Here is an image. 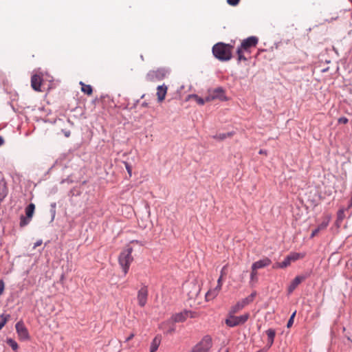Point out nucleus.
I'll list each match as a JSON object with an SVG mask.
<instances>
[{
    "label": "nucleus",
    "mask_w": 352,
    "mask_h": 352,
    "mask_svg": "<svg viewBox=\"0 0 352 352\" xmlns=\"http://www.w3.org/2000/svg\"><path fill=\"white\" fill-rule=\"evenodd\" d=\"M15 329L21 341H28L30 339L29 331L23 321L17 322L15 324Z\"/></svg>",
    "instance_id": "obj_7"
},
{
    "label": "nucleus",
    "mask_w": 352,
    "mask_h": 352,
    "mask_svg": "<svg viewBox=\"0 0 352 352\" xmlns=\"http://www.w3.org/2000/svg\"><path fill=\"white\" fill-rule=\"evenodd\" d=\"M62 133L64 134V135L66 137V138H69L71 135V132L69 130H66V129H62Z\"/></svg>",
    "instance_id": "obj_43"
},
{
    "label": "nucleus",
    "mask_w": 352,
    "mask_h": 352,
    "mask_svg": "<svg viewBox=\"0 0 352 352\" xmlns=\"http://www.w3.org/2000/svg\"><path fill=\"white\" fill-rule=\"evenodd\" d=\"M35 210V205L30 203L25 209V216L28 218H32Z\"/></svg>",
    "instance_id": "obj_22"
},
{
    "label": "nucleus",
    "mask_w": 352,
    "mask_h": 352,
    "mask_svg": "<svg viewBox=\"0 0 352 352\" xmlns=\"http://www.w3.org/2000/svg\"><path fill=\"white\" fill-rule=\"evenodd\" d=\"M8 193V189L6 181L0 180V202L3 201Z\"/></svg>",
    "instance_id": "obj_17"
},
{
    "label": "nucleus",
    "mask_w": 352,
    "mask_h": 352,
    "mask_svg": "<svg viewBox=\"0 0 352 352\" xmlns=\"http://www.w3.org/2000/svg\"><path fill=\"white\" fill-rule=\"evenodd\" d=\"M80 85H81V91L84 94L90 96L93 93V88L90 85H86L82 81L80 82Z\"/></svg>",
    "instance_id": "obj_21"
},
{
    "label": "nucleus",
    "mask_w": 352,
    "mask_h": 352,
    "mask_svg": "<svg viewBox=\"0 0 352 352\" xmlns=\"http://www.w3.org/2000/svg\"><path fill=\"white\" fill-rule=\"evenodd\" d=\"M304 255L298 252H292L287 255L283 261H282V266L285 267H288L292 262H294L300 258H303Z\"/></svg>",
    "instance_id": "obj_11"
},
{
    "label": "nucleus",
    "mask_w": 352,
    "mask_h": 352,
    "mask_svg": "<svg viewBox=\"0 0 352 352\" xmlns=\"http://www.w3.org/2000/svg\"><path fill=\"white\" fill-rule=\"evenodd\" d=\"M258 43V38L256 36H250L245 39H243L239 46L241 49H250L252 50L254 47H256Z\"/></svg>",
    "instance_id": "obj_8"
},
{
    "label": "nucleus",
    "mask_w": 352,
    "mask_h": 352,
    "mask_svg": "<svg viewBox=\"0 0 352 352\" xmlns=\"http://www.w3.org/2000/svg\"><path fill=\"white\" fill-rule=\"evenodd\" d=\"M132 252L133 248L128 247L126 249L122 251L119 255V264L121 266L124 275L128 273L130 265L133 260V258L131 255Z\"/></svg>",
    "instance_id": "obj_3"
},
{
    "label": "nucleus",
    "mask_w": 352,
    "mask_h": 352,
    "mask_svg": "<svg viewBox=\"0 0 352 352\" xmlns=\"http://www.w3.org/2000/svg\"><path fill=\"white\" fill-rule=\"evenodd\" d=\"M193 286L195 287V292H190L188 293V295L190 296V298L196 297L200 291L199 286L197 285L196 284H193Z\"/></svg>",
    "instance_id": "obj_32"
},
{
    "label": "nucleus",
    "mask_w": 352,
    "mask_h": 352,
    "mask_svg": "<svg viewBox=\"0 0 352 352\" xmlns=\"http://www.w3.org/2000/svg\"><path fill=\"white\" fill-rule=\"evenodd\" d=\"M217 96H212L210 91H209V94L205 98H204V100H205V102H210L214 100H217Z\"/></svg>",
    "instance_id": "obj_35"
},
{
    "label": "nucleus",
    "mask_w": 352,
    "mask_h": 352,
    "mask_svg": "<svg viewBox=\"0 0 352 352\" xmlns=\"http://www.w3.org/2000/svg\"><path fill=\"white\" fill-rule=\"evenodd\" d=\"M190 318H194L193 313L191 311L184 309L179 313L173 314L166 323H176V322H184L186 320Z\"/></svg>",
    "instance_id": "obj_6"
},
{
    "label": "nucleus",
    "mask_w": 352,
    "mask_h": 352,
    "mask_svg": "<svg viewBox=\"0 0 352 352\" xmlns=\"http://www.w3.org/2000/svg\"><path fill=\"white\" fill-rule=\"evenodd\" d=\"M134 336V335L132 333L126 339V341H129Z\"/></svg>",
    "instance_id": "obj_53"
},
{
    "label": "nucleus",
    "mask_w": 352,
    "mask_h": 352,
    "mask_svg": "<svg viewBox=\"0 0 352 352\" xmlns=\"http://www.w3.org/2000/svg\"><path fill=\"white\" fill-rule=\"evenodd\" d=\"M221 286H222L221 285H217L216 286V287L214 288V289H215V290H217V292L219 293V291H220V290H221Z\"/></svg>",
    "instance_id": "obj_48"
},
{
    "label": "nucleus",
    "mask_w": 352,
    "mask_h": 352,
    "mask_svg": "<svg viewBox=\"0 0 352 352\" xmlns=\"http://www.w3.org/2000/svg\"><path fill=\"white\" fill-rule=\"evenodd\" d=\"M330 217H327L326 220H324L320 224H319L317 228L321 231L326 229L329 225Z\"/></svg>",
    "instance_id": "obj_29"
},
{
    "label": "nucleus",
    "mask_w": 352,
    "mask_h": 352,
    "mask_svg": "<svg viewBox=\"0 0 352 352\" xmlns=\"http://www.w3.org/2000/svg\"><path fill=\"white\" fill-rule=\"evenodd\" d=\"M168 87L164 84L159 85L157 87V96L159 102H162L164 100L167 93Z\"/></svg>",
    "instance_id": "obj_16"
},
{
    "label": "nucleus",
    "mask_w": 352,
    "mask_h": 352,
    "mask_svg": "<svg viewBox=\"0 0 352 352\" xmlns=\"http://www.w3.org/2000/svg\"><path fill=\"white\" fill-rule=\"evenodd\" d=\"M256 296V292H253L250 295H249L248 297H246V298L248 300V301L250 302H252L254 300V298Z\"/></svg>",
    "instance_id": "obj_40"
},
{
    "label": "nucleus",
    "mask_w": 352,
    "mask_h": 352,
    "mask_svg": "<svg viewBox=\"0 0 352 352\" xmlns=\"http://www.w3.org/2000/svg\"><path fill=\"white\" fill-rule=\"evenodd\" d=\"M239 2L240 0H227L228 4L231 6H236L239 3Z\"/></svg>",
    "instance_id": "obj_36"
},
{
    "label": "nucleus",
    "mask_w": 352,
    "mask_h": 352,
    "mask_svg": "<svg viewBox=\"0 0 352 352\" xmlns=\"http://www.w3.org/2000/svg\"><path fill=\"white\" fill-rule=\"evenodd\" d=\"M236 314L228 312L225 324L230 328H233L239 325L244 324L249 319L250 315L249 313H245L239 316H236Z\"/></svg>",
    "instance_id": "obj_2"
},
{
    "label": "nucleus",
    "mask_w": 352,
    "mask_h": 352,
    "mask_svg": "<svg viewBox=\"0 0 352 352\" xmlns=\"http://www.w3.org/2000/svg\"><path fill=\"white\" fill-rule=\"evenodd\" d=\"M142 107H148V103L146 102H143L141 104Z\"/></svg>",
    "instance_id": "obj_49"
},
{
    "label": "nucleus",
    "mask_w": 352,
    "mask_h": 352,
    "mask_svg": "<svg viewBox=\"0 0 352 352\" xmlns=\"http://www.w3.org/2000/svg\"><path fill=\"white\" fill-rule=\"evenodd\" d=\"M212 96H218L217 99L221 101H227L228 97L225 94V90L221 87H218L210 91Z\"/></svg>",
    "instance_id": "obj_15"
},
{
    "label": "nucleus",
    "mask_w": 352,
    "mask_h": 352,
    "mask_svg": "<svg viewBox=\"0 0 352 352\" xmlns=\"http://www.w3.org/2000/svg\"><path fill=\"white\" fill-rule=\"evenodd\" d=\"M3 143H4L3 138L1 136H0V146H2L3 144Z\"/></svg>",
    "instance_id": "obj_52"
},
{
    "label": "nucleus",
    "mask_w": 352,
    "mask_h": 352,
    "mask_svg": "<svg viewBox=\"0 0 352 352\" xmlns=\"http://www.w3.org/2000/svg\"><path fill=\"white\" fill-rule=\"evenodd\" d=\"M124 164L129 177H131L132 175V166L129 162H124Z\"/></svg>",
    "instance_id": "obj_33"
},
{
    "label": "nucleus",
    "mask_w": 352,
    "mask_h": 352,
    "mask_svg": "<svg viewBox=\"0 0 352 352\" xmlns=\"http://www.w3.org/2000/svg\"><path fill=\"white\" fill-rule=\"evenodd\" d=\"M144 96H145V94H143V95L141 96L140 98L142 99V98H144Z\"/></svg>",
    "instance_id": "obj_59"
},
{
    "label": "nucleus",
    "mask_w": 352,
    "mask_h": 352,
    "mask_svg": "<svg viewBox=\"0 0 352 352\" xmlns=\"http://www.w3.org/2000/svg\"><path fill=\"white\" fill-rule=\"evenodd\" d=\"M218 294L219 293L214 289L209 290L206 294V301H209V300L214 299L218 295Z\"/></svg>",
    "instance_id": "obj_25"
},
{
    "label": "nucleus",
    "mask_w": 352,
    "mask_h": 352,
    "mask_svg": "<svg viewBox=\"0 0 352 352\" xmlns=\"http://www.w3.org/2000/svg\"><path fill=\"white\" fill-rule=\"evenodd\" d=\"M351 206H352V196H351V200H350V201H349V204L348 208H351Z\"/></svg>",
    "instance_id": "obj_54"
},
{
    "label": "nucleus",
    "mask_w": 352,
    "mask_h": 352,
    "mask_svg": "<svg viewBox=\"0 0 352 352\" xmlns=\"http://www.w3.org/2000/svg\"><path fill=\"white\" fill-rule=\"evenodd\" d=\"M171 326H170L164 332L166 334H172L175 331V326L173 323H171Z\"/></svg>",
    "instance_id": "obj_34"
},
{
    "label": "nucleus",
    "mask_w": 352,
    "mask_h": 352,
    "mask_svg": "<svg viewBox=\"0 0 352 352\" xmlns=\"http://www.w3.org/2000/svg\"><path fill=\"white\" fill-rule=\"evenodd\" d=\"M50 213L52 215V221H53L56 215V209L50 208Z\"/></svg>",
    "instance_id": "obj_45"
},
{
    "label": "nucleus",
    "mask_w": 352,
    "mask_h": 352,
    "mask_svg": "<svg viewBox=\"0 0 352 352\" xmlns=\"http://www.w3.org/2000/svg\"><path fill=\"white\" fill-rule=\"evenodd\" d=\"M309 274H302L300 276H296L294 280L291 282L290 285L288 286L287 292L289 294L292 293L294 289L298 286V285L306 280L309 277Z\"/></svg>",
    "instance_id": "obj_10"
},
{
    "label": "nucleus",
    "mask_w": 352,
    "mask_h": 352,
    "mask_svg": "<svg viewBox=\"0 0 352 352\" xmlns=\"http://www.w3.org/2000/svg\"><path fill=\"white\" fill-rule=\"evenodd\" d=\"M265 351H266L265 348H263L262 349H260V350L257 351L256 352H265Z\"/></svg>",
    "instance_id": "obj_56"
},
{
    "label": "nucleus",
    "mask_w": 352,
    "mask_h": 352,
    "mask_svg": "<svg viewBox=\"0 0 352 352\" xmlns=\"http://www.w3.org/2000/svg\"><path fill=\"white\" fill-rule=\"evenodd\" d=\"M271 263L272 261L270 258H269L268 257H265L262 259H260L253 263L252 265V270L254 271L267 267L271 264Z\"/></svg>",
    "instance_id": "obj_14"
},
{
    "label": "nucleus",
    "mask_w": 352,
    "mask_h": 352,
    "mask_svg": "<svg viewBox=\"0 0 352 352\" xmlns=\"http://www.w3.org/2000/svg\"><path fill=\"white\" fill-rule=\"evenodd\" d=\"M43 77L40 74H33L31 76V87L36 91H41V87L43 82Z\"/></svg>",
    "instance_id": "obj_12"
},
{
    "label": "nucleus",
    "mask_w": 352,
    "mask_h": 352,
    "mask_svg": "<svg viewBox=\"0 0 352 352\" xmlns=\"http://www.w3.org/2000/svg\"><path fill=\"white\" fill-rule=\"evenodd\" d=\"M41 244H42V240H38V241H37L34 243V247H33V248H36V247H38V246H40Z\"/></svg>",
    "instance_id": "obj_47"
},
{
    "label": "nucleus",
    "mask_w": 352,
    "mask_h": 352,
    "mask_svg": "<svg viewBox=\"0 0 352 352\" xmlns=\"http://www.w3.org/2000/svg\"><path fill=\"white\" fill-rule=\"evenodd\" d=\"M265 50H258L256 56L259 55L261 52H264Z\"/></svg>",
    "instance_id": "obj_55"
},
{
    "label": "nucleus",
    "mask_w": 352,
    "mask_h": 352,
    "mask_svg": "<svg viewBox=\"0 0 352 352\" xmlns=\"http://www.w3.org/2000/svg\"><path fill=\"white\" fill-rule=\"evenodd\" d=\"M232 135V133H219V134H217V135H214L213 138L218 140H223L226 138H227L228 137H231Z\"/></svg>",
    "instance_id": "obj_28"
},
{
    "label": "nucleus",
    "mask_w": 352,
    "mask_h": 352,
    "mask_svg": "<svg viewBox=\"0 0 352 352\" xmlns=\"http://www.w3.org/2000/svg\"><path fill=\"white\" fill-rule=\"evenodd\" d=\"M233 47L234 46L231 44L219 42L213 45L212 54L219 60L228 61L232 57V50Z\"/></svg>",
    "instance_id": "obj_1"
},
{
    "label": "nucleus",
    "mask_w": 352,
    "mask_h": 352,
    "mask_svg": "<svg viewBox=\"0 0 352 352\" xmlns=\"http://www.w3.org/2000/svg\"><path fill=\"white\" fill-rule=\"evenodd\" d=\"M259 153H260V154L266 153V151H263V150H262V149H261V150L259 151Z\"/></svg>",
    "instance_id": "obj_57"
},
{
    "label": "nucleus",
    "mask_w": 352,
    "mask_h": 352,
    "mask_svg": "<svg viewBox=\"0 0 352 352\" xmlns=\"http://www.w3.org/2000/svg\"><path fill=\"white\" fill-rule=\"evenodd\" d=\"M160 343L161 337L159 336H155L151 343L150 352H155L157 350Z\"/></svg>",
    "instance_id": "obj_19"
},
{
    "label": "nucleus",
    "mask_w": 352,
    "mask_h": 352,
    "mask_svg": "<svg viewBox=\"0 0 352 352\" xmlns=\"http://www.w3.org/2000/svg\"><path fill=\"white\" fill-rule=\"evenodd\" d=\"M252 52V50L250 49H241V47H238L236 49V56H237V63H239L241 61H248L250 57H247L245 54H250Z\"/></svg>",
    "instance_id": "obj_13"
},
{
    "label": "nucleus",
    "mask_w": 352,
    "mask_h": 352,
    "mask_svg": "<svg viewBox=\"0 0 352 352\" xmlns=\"http://www.w3.org/2000/svg\"><path fill=\"white\" fill-rule=\"evenodd\" d=\"M212 346V340L210 336L206 335L195 344L190 352H208Z\"/></svg>",
    "instance_id": "obj_5"
},
{
    "label": "nucleus",
    "mask_w": 352,
    "mask_h": 352,
    "mask_svg": "<svg viewBox=\"0 0 352 352\" xmlns=\"http://www.w3.org/2000/svg\"><path fill=\"white\" fill-rule=\"evenodd\" d=\"M328 69H329L328 67H327V68H325V69H323L322 70V72H327V71H328Z\"/></svg>",
    "instance_id": "obj_58"
},
{
    "label": "nucleus",
    "mask_w": 352,
    "mask_h": 352,
    "mask_svg": "<svg viewBox=\"0 0 352 352\" xmlns=\"http://www.w3.org/2000/svg\"><path fill=\"white\" fill-rule=\"evenodd\" d=\"M344 211H345L344 208H340L337 212V219L336 221V224L338 227H339L340 226L343 219L345 217Z\"/></svg>",
    "instance_id": "obj_20"
},
{
    "label": "nucleus",
    "mask_w": 352,
    "mask_h": 352,
    "mask_svg": "<svg viewBox=\"0 0 352 352\" xmlns=\"http://www.w3.org/2000/svg\"><path fill=\"white\" fill-rule=\"evenodd\" d=\"M282 262H277V263H275L274 265H273V268L274 269H276V268H285V267L284 266H282Z\"/></svg>",
    "instance_id": "obj_38"
},
{
    "label": "nucleus",
    "mask_w": 352,
    "mask_h": 352,
    "mask_svg": "<svg viewBox=\"0 0 352 352\" xmlns=\"http://www.w3.org/2000/svg\"><path fill=\"white\" fill-rule=\"evenodd\" d=\"M221 279H222V274L220 276V277L219 278V279L217 280V285H222Z\"/></svg>",
    "instance_id": "obj_50"
},
{
    "label": "nucleus",
    "mask_w": 352,
    "mask_h": 352,
    "mask_svg": "<svg viewBox=\"0 0 352 352\" xmlns=\"http://www.w3.org/2000/svg\"><path fill=\"white\" fill-rule=\"evenodd\" d=\"M31 220H32L31 218H28L26 216L21 215L20 217V223H19L20 227L23 228V227L28 226L30 223Z\"/></svg>",
    "instance_id": "obj_26"
},
{
    "label": "nucleus",
    "mask_w": 352,
    "mask_h": 352,
    "mask_svg": "<svg viewBox=\"0 0 352 352\" xmlns=\"http://www.w3.org/2000/svg\"><path fill=\"white\" fill-rule=\"evenodd\" d=\"M5 288V284L3 280H0V296L3 294Z\"/></svg>",
    "instance_id": "obj_39"
},
{
    "label": "nucleus",
    "mask_w": 352,
    "mask_h": 352,
    "mask_svg": "<svg viewBox=\"0 0 352 352\" xmlns=\"http://www.w3.org/2000/svg\"><path fill=\"white\" fill-rule=\"evenodd\" d=\"M250 278L251 280H254V278H257V272L256 270H252L250 274Z\"/></svg>",
    "instance_id": "obj_41"
},
{
    "label": "nucleus",
    "mask_w": 352,
    "mask_h": 352,
    "mask_svg": "<svg viewBox=\"0 0 352 352\" xmlns=\"http://www.w3.org/2000/svg\"><path fill=\"white\" fill-rule=\"evenodd\" d=\"M241 304L243 305V306L245 307L246 305H248V304H250V302L248 301V300L245 298L243 299H242L241 300H239Z\"/></svg>",
    "instance_id": "obj_42"
},
{
    "label": "nucleus",
    "mask_w": 352,
    "mask_h": 352,
    "mask_svg": "<svg viewBox=\"0 0 352 352\" xmlns=\"http://www.w3.org/2000/svg\"><path fill=\"white\" fill-rule=\"evenodd\" d=\"M296 315V311H294L292 314V315L290 316V317L287 321V328H290L293 325Z\"/></svg>",
    "instance_id": "obj_31"
},
{
    "label": "nucleus",
    "mask_w": 352,
    "mask_h": 352,
    "mask_svg": "<svg viewBox=\"0 0 352 352\" xmlns=\"http://www.w3.org/2000/svg\"><path fill=\"white\" fill-rule=\"evenodd\" d=\"M6 343L12 348L13 351H16L19 349V345L17 342L11 338H8L6 339Z\"/></svg>",
    "instance_id": "obj_27"
},
{
    "label": "nucleus",
    "mask_w": 352,
    "mask_h": 352,
    "mask_svg": "<svg viewBox=\"0 0 352 352\" xmlns=\"http://www.w3.org/2000/svg\"><path fill=\"white\" fill-rule=\"evenodd\" d=\"M10 315L8 314H1L0 315V331L8 322V320L10 319Z\"/></svg>",
    "instance_id": "obj_23"
},
{
    "label": "nucleus",
    "mask_w": 352,
    "mask_h": 352,
    "mask_svg": "<svg viewBox=\"0 0 352 352\" xmlns=\"http://www.w3.org/2000/svg\"><path fill=\"white\" fill-rule=\"evenodd\" d=\"M188 98H195L197 104L199 105H204L205 104V100H204V98L198 96L197 94H190L188 96Z\"/></svg>",
    "instance_id": "obj_30"
},
{
    "label": "nucleus",
    "mask_w": 352,
    "mask_h": 352,
    "mask_svg": "<svg viewBox=\"0 0 352 352\" xmlns=\"http://www.w3.org/2000/svg\"><path fill=\"white\" fill-rule=\"evenodd\" d=\"M170 72L168 68L160 67L155 70H150L146 75V80L148 82H156L164 80Z\"/></svg>",
    "instance_id": "obj_4"
},
{
    "label": "nucleus",
    "mask_w": 352,
    "mask_h": 352,
    "mask_svg": "<svg viewBox=\"0 0 352 352\" xmlns=\"http://www.w3.org/2000/svg\"><path fill=\"white\" fill-rule=\"evenodd\" d=\"M244 308L242 304H241L240 301H238L234 305L232 306L229 309L228 312L231 314H237L241 310Z\"/></svg>",
    "instance_id": "obj_24"
},
{
    "label": "nucleus",
    "mask_w": 352,
    "mask_h": 352,
    "mask_svg": "<svg viewBox=\"0 0 352 352\" xmlns=\"http://www.w3.org/2000/svg\"><path fill=\"white\" fill-rule=\"evenodd\" d=\"M319 232H320V230L317 228H315L314 230H312L310 237L311 238L314 237Z\"/></svg>",
    "instance_id": "obj_44"
},
{
    "label": "nucleus",
    "mask_w": 352,
    "mask_h": 352,
    "mask_svg": "<svg viewBox=\"0 0 352 352\" xmlns=\"http://www.w3.org/2000/svg\"><path fill=\"white\" fill-rule=\"evenodd\" d=\"M50 207H51V208L56 209V204L55 202L52 203L51 205H50Z\"/></svg>",
    "instance_id": "obj_51"
},
{
    "label": "nucleus",
    "mask_w": 352,
    "mask_h": 352,
    "mask_svg": "<svg viewBox=\"0 0 352 352\" xmlns=\"http://www.w3.org/2000/svg\"><path fill=\"white\" fill-rule=\"evenodd\" d=\"M267 336V345L265 347L266 351L270 349L274 343V338L276 336V331L273 329H269L266 331Z\"/></svg>",
    "instance_id": "obj_18"
},
{
    "label": "nucleus",
    "mask_w": 352,
    "mask_h": 352,
    "mask_svg": "<svg viewBox=\"0 0 352 352\" xmlns=\"http://www.w3.org/2000/svg\"><path fill=\"white\" fill-rule=\"evenodd\" d=\"M148 295V291L147 286H143L140 288V289L138 292L137 299L138 301V305L141 307H144L146 302Z\"/></svg>",
    "instance_id": "obj_9"
},
{
    "label": "nucleus",
    "mask_w": 352,
    "mask_h": 352,
    "mask_svg": "<svg viewBox=\"0 0 352 352\" xmlns=\"http://www.w3.org/2000/svg\"><path fill=\"white\" fill-rule=\"evenodd\" d=\"M140 100H137L135 101L132 107L130 108V109H135L139 103Z\"/></svg>",
    "instance_id": "obj_46"
},
{
    "label": "nucleus",
    "mask_w": 352,
    "mask_h": 352,
    "mask_svg": "<svg viewBox=\"0 0 352 352\" xmlns=\"http://www.w3.org/2000/svg\"><path fill=\"white\" fill-rule=\"evenodd\" d=\"M339 124H346L349 122L348 118L346 117H340L338 120Z\"/></svg>",
    "instance_id": "obj_37"
}]
</instances>
